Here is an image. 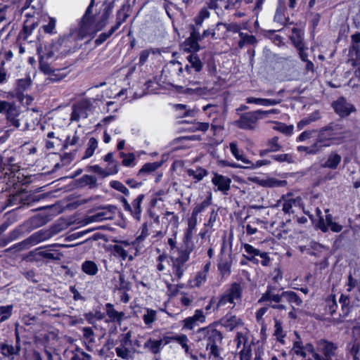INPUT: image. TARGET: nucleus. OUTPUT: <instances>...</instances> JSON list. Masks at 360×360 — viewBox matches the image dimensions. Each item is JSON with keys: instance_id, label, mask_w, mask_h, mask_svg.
Masks as SVG:
<instances>
[{"instance_id": "nucleus-21", "label": "nucleus", "mask_w": 360, "mask_h": 360, "mask_svg": "<svg viewBox=\"0 0 360 360\" xmlns=\"http://www.w3.org/2000/svg\"><path fill=\"white\" fill-rule=\"evenodd\" d=\"M50 221L49 216L44 214H37L23 224V226L27 227L29 231L45 225Z\"/></svg>"}, {"instance_id": "nucleus-36", "label": "nucleus", "mask_w": 360, "mask_h": 360, "mask_svg": "<svg viewBox=\"0 0 360 360\" xmlns=\"http://www.w3.org/2000/svg\"><path fill=\"white\" fill-rule=\"evenodd\" d=\"M106 308V314L109 317L110 321L112 322H120L122 321L124 313L123 312H119L116 311L112 304L108 303L105 304Z\"/></svg>"}, {"instance_id": "nucleus-42", "label": "nucleus", "mask_w": 360, "mask_h": 360, "mask_svg": "<svg viewBox=\"0 0 360 360\" xmlns=\"http://www.w3.org/2000/svg\"><path fill=\"white\" fill-rule=\"evenodd\" d=\"M290 39L296 48H300L304 44L302 42L303 32L298 28H293L292 30Z\"/></svg>"}, {"instance_id": "nucleus-37", "label": "nucleus", "mask_w": 360, "mask_h": 360, "mask_svg": "<svg viewBox=\"0 0 360 360\" xmlns=\"http://www.w3.org/2000/svg\"><path fill=\"white\" fill-rule=\"evenodd\" d=\"M207 269H203L196 274L193 279L189 281V285L191 288L200 287L207 280Z\"/></svg>"}, {"instance_id": "nucleus-3", "label": "nucleus", "mask_w": 360, "mask_h": 360, "mask_svg": "<svg viewBox=\"0 0 360 360\" xmlns=\"http://www.w3.org/2000/svg\"><path fill=\"white\" fill-rule=\"evenodd\" d=\"M112 252L115 257H120L122 260L129 261L133 260L135 255L139 252V249L136 246V242H130L129 240L117 241L116 244L112 247Z\"/></svg>"}, {"instance_id": "nucleus-57", "label": "nucleus", "mask_w": 360, "mask_h": 360, "mask_svg": "<svg viewBox=\"0 0 360 360\" xmlns=\"http://www.w3.org/2000/svg\"><path fill=\"white\" fill-rule=\"evenodd\" d=\"M210 205L209 200H204L201 203H199L195 206L193 208L191 214L198 217V215L203 212Z\"/></svg>"}, {"instance_id": "nucleus-24", "label": "nucleus", "mask_w": 360, "mask_h": 360, "mask_svg": "<svg viewBox=\"0 0 360 360\" xmlns=\"http://www.w3.org/2000/svg\"><path fill=\"white\" fill-rule=\"evenodd\" d=\"M88 171L95 172L102 177L115 174L118 172V167L114 165L113 167H107L105 169L101 168L99 165H95L88 167Z\"/></svg>"}, {"instance_id": "nucleus-29", "label": "nucleus", "mask_w": 360, "mask_h": 360, "mask_svg": "<svg viewBox=\"0 0 360 360\" xmlns=\"http://www.w3.org/2000/svg\"><path fill=\"white\" fill-rule=\"evenodd\" d=\"M326 224H323V219L320 220L319 227L323 231H326L328 229H330L333 232H340L342 229V226L332 221L331 216L330 214L326 215Z\"/></svg>"}, {"instance_id": "nucleus-15", "label": "nucleus", "mask_w": 360, "mask_h": 360, "mask_svg": "<svg viewBox=\"0 0 360 360\" xmlns=\"http://www.w3.org/2000/svg\"><path fill=\"white\" fill-rule=\"evenodd\" d=\"M21 349L20 345V337L16 332V341L15 345H13L8 342L0 343V352L1 354L6 357L13 359L14 356L19 355Z\"/></svg>"}, {"instance_id": "nucleus-17", "label": "nucleus", "mask_w": 360, "mask_h": 360, "mask_svg": "<svg viewBox=\"0 0 360 360\" xmlns=\"http://www.w3.org/2000/svg\"><path fill=\"white\" fill-rule=\"evenodd\" d=\"M292 351L297 356L306 357L311 354L316 360H321V355L314 351V347L311 344L303 346L301 342L296 341L294 342Z\"/></svg>"}, {"instance_id": "nucleus-12", "label": "nucleus", "mask_w": 360, "mask_h": 360, "mask_svg": "<svg viewBox=\"0 0 360 360\" xmlns=\"http://www.w3.org/2000/svg\"><path fill=\"white\" fill-rule=\"evenodd\" d=\"M338 134L332 127H328L322 129L318 132L316 145L319 148L330 146L334 140L338 139Z\"/></svg>"}, {"instance_id": "nucleus-50", "label": "nucleus", "mask_w": 360, "mask_h": 360, "mask_svg": "<svg viewBox=\"0 0 360 360\" xmlns=\"http://www.w3.org/2000/svg\"><path fill=\"white\" fill-rule=\"evenodd\" d=\"M67 39L65 37H60L53 44V49L56 51L63 53L66 51Z\"/></svg>"}, {"instance_id": "nucleus-31", "label": "nucleus", "mask_w": 360, "mask_h": 360, "mask_svg": "<svg viewBox=\"0 0 360 360\" xmlns=\"http://www.w3.org/2000/svg\"><path fill=\"white\" fill-rule=\"evenodd\" d=\"M186 174L197 183L202 180L203 178L207 175L208 172L205 169L198 167L195 169H186Z\"/></svg>"}, {"instance_id": "nucleus-38", "label": "nucleus", "mask_w": 360, "mask_h": 360, "mask_svg": "<svg viewBox=\"0 0 360 360\" xmlns=\"http://www.w3.org/2000/svg\"><path fill=\"white\" fill-rule=\"evenodd\" d=\"M156 311L149 308L145 309L144 313L143 314V320L148 328H152V325L156 321Z\"/></svg>"}, {"instance_id": "nucleus-26", "label": "nucleus", "mask_w": 360, "mask_h": 360, "mask_svg": "<svg viewBox=\"0 0 360 360\" xmlns=\"http://www.w3.org/2000/svg\"><path fill=\"white\" fill-rule=\"evenodd\" d=\"M243 248L245 250V255L244 256L245 258L253 262L254 264H258L259 259L256 258L257 256H259L262 252H260L258 249L254 248L252 245L245 243L243 245Z\"/></svg>"}, {"instance_id": "nucleus-27", "label": "nucleus", "mask_w": 360, "mask_h": 360, "mask_svg": "<svg viewBox=\"0 0 360 360\" xmlns=\"http://www.w3.org/2000/svg\"><path fill=\"white\" fill-rule=\"evenodd\" d=\"M0 113H5L8 119H13L18 115V110L13 103L0 101Z\"/></svg>"}, {"instance_id": "nucleus-6", "label": "nucleus", "mask_w": 360, "mask_h": 360, "mask_svg": "<svg viewBox=\"0 0 360 360\" xmlns=\"http://www.w3.org/2000/svg\"><path fill=\"white\" fill-rule=\"evenodd\" d=\"M188 64L186 65L184 70L180 67L179 68V74H184L185 82L191 83V75L199 72L202 68V63L197 55L191 54L187 57Z\"/></svg>"}, {"instance_id": "nucleus-34", "label": "nucleus", "mask_w": 360, "mask_h": 360, "mask_svg": "<svg viewBox=\"0 0 360 360\" xmlns=\"http://www.w3.org/2000/svg\"><path fill=\"white\" fill-rule=\"evenodd\" d=\"M125 19L126 16L122 20H117L116 25L112 27L111 29L108 32L101 33L96 39V44L101 45L105 40H107V39L109 38L120 27V25L125 20Z\"/></svg>"}, {"instance_id": "nucleus-35", "label": "nucleus", "mask_w": 360, "mask_h": 360, "mask_svg": "<svg viewBox=\"0 0 360 360\" xmlns=\"http://www.w3.org/2000/svg\"><path fill=\"white\" fill-rule=\"evenodd\" d=\"M283 300V293L281 295L273 293L271 290L269 288L268 290L262 295V297L259 300V302L269 301L278 303L280 302H282Z\"/></svg>"}, {"instance_id": "nucleus-51", "label": "nucleus", "mask_w": 360, "mask_h": 360, "mask_svg": "<svg viewBox=\"0 0 360 360\" xmlns=\"http://www.w3.org/2000/svg\"><path fill=\"white\" fill-rule=\"evenodd\" d=\"M275 331H274V336L276 337V340L279 341L281 343L284 344V338L285 336V334L284 333L281 324L278 321H276L275 323Z\"/></svg>"}, {"instance_id": "nucleus-64", "label": "nucleus", "mask_w": 360, "mask_h": 360, "mask_svg": "<svg viewBox=\"0 0 360 360\" xmlns=\"http://www.w3.org/2000/svg\"><path fill=\"white\" fill-rule=\"evenodd\" d=\"M268 179V187H283L287 184V181L285 180H278L276 178H267Z\"/></svg>"}, {"instance_id": "nucleus-19", "label": "nucleus", "mask_w": 360, "mask_h": 360, "mask_svg": "<svg viewBox=\"0 0 360 360\" xmlns=\"http://www.w3.org/2000/svg\"><path fill=\"white\" fill-rule=\"evenodd\" d=\"M219 323L227 330L243 328L244 323L240 317L232 314H226L219 321Z\"/></svg>"}, {"instance_id": "nucleus-4", "label": "nucleus", "mask_w": 360, "mask_h": 360, "mask_svg": "<svg viewBox=\"0 0 360 360\" xmlns=\"http://www.w3.org/2000/svg\"><path fill=\"white\" fill-rule=\"evenodd\" d=\"M242 290L238 283H233L219 298L217 307H226L233 309L240 301Z\"/></svg>"}, {"instance_id": "nucleus-55", "label": "nucleus", "mask_w": 360, "mask_h": 360, "mask_svg": "<svg viewBox=\"0 0 360 360\" xmlns=\"http://www.w3.org/2000/svg\"><path fill=\"white\" fill-rule=\"evenodd\" d=\"M110 186L112 188L121 192L122 193H123L126 195H128L129 194V191L128 188L120 181H111L110 183Z\"/></svg>"}, {"instance_id": "nucleus-53", "label": "nucleus", "mask_w": 360, "mask_h": 360, "mask_svg": "<svg viewBox=\"0 0 360 360\" xmlns=\"http://www.w3.org/2000/svg\"><path fill=\"white\" fill-rule=\"evenodd\" d=\"M122 158V165L125 167H131L134 165L135 156L133 153H120Z\"/></svg>"}, {"instance_id": "nucleus-25", "label": "nucleus", "mask_w": 360, "mask_h": 360, "mask_svg": "<svg viewBox=\"0 0 360 360\" xmlns=\"http://www.w3.org/2000/svg\"><path fill=\"white\" fill-rule=\"evenodd\" d=\"M342 160V157L336 153H331L328 155L326 160L321 164V167L330 169H336Z\"/></svg>"}, {"instance_id": "nucleus-41", "label": "nucleus", "mask_w": 360, "mask_h": 360, "mask_svg": "<svg viewBox=\"0 0 360 360\" xmlns=\"http://www.w3.org/2000/svg\"><path fill=\"white\" fill-rule=\"evenodd\" d=\"M230 150L232 153V155L234 156V158L238 160L242 161L245 164H250V161L248 160L243 154L242 152H240L238 150V146L236 142H231L229 144Z\"/></svg>"}, {"instance_id": "nucleus-63", "label": "nucleus", "mask_w": 360, "mask_h": 360, "mask_svg": "<svg viewBox=\"0 0 360 360\" xmlns=\"http://www.w3.org/2000/svg\"><path fill=\"white\" fill-rule=\"evenodd\" d=\"M219 30H218L217 29V26L215 27H213V28H209L206 30H204L203 32V34H202V37H211L212 39H217V38H219L221 37V35L217 32H219Z\"/></svg>"}, {"instance_id": "nucleus-13", "label": "nucleus", "mask_w": 360, "mask_h": 360, "mask_svg": "<svg viewBox=\"0 0 360 360\" xmlns=\"http://www.w3.org/2000/svg\"><path fill=\"white\" fill-rule=\"evenodd\" d=\"M91 110V101L87 99L82 100L73 105L71 120L77 121L86 118Z\"/></svg>"}, {"instance_id": "nucleus-48", "label": "nucleus", "mask_w": 360, "mask_h": 360, "mask_svg": "<svg viewBox=\"0 0 360 360\" xmlns=\"http://www.w3.org/2000/svg\"><path fill=\"white\" fill-rule=\"evenodd\" d=\"M96 184V179L94 176L84 175L79 180V185L80 186H89L90 188L94 187Z\"/></svg>"}, {"instance_id": "nucleus-46", "label": "nucleus", "mask_w": 360, "mask_h": 360, "mask_svg": "<svg viewBox=\"0 0 360 360\" xmlns=\"http://www.w3.org/2000/svg\"><path fill=\"white\" fill-rule=\"evenodd\" d=\"M13 306L12 304L0 307V323L8 320L12 315Z\"/></svg>"}, {"instance_id": "nucleus-43", "label": "nucleus", "mask_w": 360, "mask_h": 360, "mask_svg": "<svg viewBox=\"0 0 360 360\" xmlns=\"http://www.w3.org/2000/svg\"><path fill=\"white\" fill-rule=\"evenodd\" d=\"M82 271L89 276H94L98 271L97 264L93 261H85L82 265Z\"/></svg>"}, {"instance_id": "nucleus-44", "label": "nucleus", "mask_w": 360, "mask_h": 360, "mask_svg": "<svg viewBox=\"0 0 360 360\" xmlns=\"http://www.w3.org/2000/svg\"><path fill=\"white\" fill-rule=\"evenodd\" d=\"M162 342V340H155L149 339L147 342H146L144 346L153 354H158L161 350Z\"/></svg>"}, {"instance_id": "nucleus-62", "label": "nucleus", "mask_w": 360, "mask_h": 360, "mask_svg": "<svg viewBox=\"0 0 360 360\" xmlns=\"http://www.w3.org/2000/svg\"><path fill=\"white\" fill-rule=\"evenodd\" d=\"M191 318L198 323H204L206 320L205 315L201 309H196Z\"/></svg>"}, {"instance_id": "nucleus-18", "label": "nucleus", "mask_w": 360, "mask_h": 360, "mask_svg": "<svg viewBox=\"0 0 360 360\" xmlns=\"http://www.w3.org/2000/svg\"><path fill=\"white\" fill-rule=\"evenodd\" d=\"M189 84L191 85V86L184 89V92L192 96L193 98H197L199 97L207 98L212 94V90L208 89L205 86H198V83L197 82H191V83Z\"/></svg>"}, {"instance_id": "nucleus-52", "label": "nucleus", "mask_w": 360, "mask_h": 360, "mask_svg": "<svg viewBox=\"0 0 360 360\" xmlns=\"http://www.w3.org/2000/svg\"><path fill=\"white\" fill-rule=\"evenodd\" d=\"M274 129L286 135H291L292 134L294 127L292 125H287L284 123L277 122Z\"/></svg>"}, {"instance_id": "nucleus-58", "label": "nucleus", "mask_w": 360, "mask_h": 360, "mask_svg": "<svg viewBox=\"0 0 360 360\" xmlns=\"http://www.w3.org/2000/svg\"><path fill=\"white\" fill-rule=\"evenodd\" d=\"M272 159L280 162H287L288 163H291L294 162L292 156L290 154L274 155L272 156Z\"/></svg>"}, {"instance_id": "nucleus-59", "label": "nucleus", "mask_w": 360, "mask_h": 360, "mask_svg": "<svg viewBox=\"0 0 360 360\" xmlns=\"http://www.w3.org/2000/svg\"><path fill=\"white\" fill-rule=\"evenodd\" d=\"M318 136V131L316 130H308L304 131L300 134L298 137L299 141H304L310 138L315 137Z\"/></svg>"}, {"instance_id": "nucleus-5", "label": "nucleus", "mask_w": 360, "mask_h": 360, "mask_svg": "<svg viewBox=\"0 0 360 360\" xmlns=\"http://www.w3.org/2000/svg\"><path fill=\"white\" fill-rule=\"evenodd\" d=\"M253 0H228L227 2L225 0H209L207 2L210 9H214L216 13L219 15L221 12L224 9H238L243 7L244 5L252 3ZM262 3V0H258L257 4Z\"/></svg>"}, {"instance_id": "nucleus-1", "label": "nucleus", "mask_w": 360, "mask_h": 360, "mask_svg": "<svg viewBox=\"0 0 360 360\" xmlns=\"http://www.w3.org/2000/svg\"><path fill=\"white\" fill-rule=\"evenodd\" d=\"M94 4V0H91L90 4L82 18L79 28L81 38L87 35H94L101 30L108 23L109 17L112 12V7L110 5H106L101 15L94 16L91 15Z\"/></svg>"}, {"instance_id": "nucleus-8", "label": "nucleus", "mask_w": 360, "mask_h": 360, "mask_svg": "<svg viewBox=\"0 0 360 360\" xmlns=\"http://www.w3.org/2000/svg\"><path fill=\"white\" fill-rule=\"evenodd\" d=\"M317 350L323 354L321 360H342L338 356V347L333 342L320 340L317 343Z\"/></svg>"}, {"instance_id": "nucleus-32", "label": "nucleus", "mask_w": 360, "mask_h": 360, "mask_svg": "<svg viewBox=\"0 0 360 360\" xmlns=\"http://www.w3.org/2000/svg\"><path fill=\"white\" fill-rule=\"evenodd\" d=\"M217 29L218 30H226L233 32L234 33L239 32L241 30H246L247 29V23H242V24H238V23H230V24H226V23H217Z\"/></svg>"}, {"instance_id": "nucleus-16", "label": "nucleus", "mask_w": 360, "mask_h": 360, "mask_svg": "<svg viewBox=\"0 0 360 360\" xmlns=\"http://www.w3.org/2000/svg\"><path fill=\"white\" fill-rule=\"evenodd\" d=\"M212 178V184L217 187V190L224 194H227L230 190L231 179L226 176L214 172Z\"/></svg>"}, {"instance_id": "nucleus-33", "label": "nucleus", "mask_w": 360, "mask_h": 360, "mask_svg": "<svg viewBox=\"0 0 360 360\" xmlns=\"http://www.w3.org/2000/svg\"><path fill=\"white\" fill-rule=\"evenodd\" d=\"M246 102L262 106H272L280 103L281 100L249 97L246 99Z\"/></svg>"}, {"instance_id": "nucleus-54", "label": "nucleus", "mask_w": 360, "mask_h": 360, "mask_svg": "<svg viewBox=\"0 0 360 360\" xmlns=\"http://www.w3.org/2000/svg\"><path fill=\"white\" fill-rule=\"evenodd\" d=\"M239 36L240 40L239 41V46L242 47L245 44H254L256 41L255 37L252 35H250L246 33L240 32Z\"/></svg>"}, {"instance_id": "nucleus-56", "label": "nucleus", "mask_w": 360, "mask_h": 360, "mask_svg": "<svg viewBox=\"0 0 360 360\" xmlns=\"http://www.w3.org/2000/svg\"><path fill=\"white\" fill-rule=\"evenodd\" d=\"M183 242L186 248L184 250L179 252V253H188V256L190 257L191 252L195 248V244L193 241V238H188L184 237Z\"/></svg>"}, {"instance_id": "nucleus-60", "label": "nucleus", "mask_w": 360, "mask_h": 360, "mask_svg": "<svg viewBox=\"0 0 360 360\" xmlns=\"http://www.w3.org/2000/svg\"><path fill=\"white\" fill-rule=\"evenodd\" d=\"M183 330H193L198 323L191 318V316H188L182 321Z\"/></svg>"}, {"instance_id": "nucleus-2", "label": "nucleus", "mask_w": 360, "mask_h": 360, "mask_svg": "<svg viewBox=\"0 0 360 360\" xmlns=\"http://www.w3.org/2000/svg\"><path fill=\"white\" fill-rule=\"evenodd\" d=\"M216 324L217 323H216L212 325H210L207 327L201 328L198 330V333L204 338L207 339V343L206 349L210 350V355L218 357L220 354L219 344L221 342L222 335L219 331L214 328V325Z\"/></svg>"}, {"instance_id": "nucleus-30", "label": "nucleus", "mask_w": 360, "mask_h": 360, "mask_svg": "<svg viewBox=\"0 0 360 360\" xmlns=\"http://www.w3.org/2000/svg\"><path fill=\"white\" fill-rule=\"evenodd\" d=\"M144 199V195L140 194L136 198H135L131 203V210L130 213L133 217L137 220H140L141 215V205Z\"/></svg>"}, {"instance_id": "nucleus-20", "label": "nucleus", "mask_w": 360, "mask_h": 360, "mask_svg": "<svg viewBox=\"0 0 360 360\" xmlns=\"http://www.w3.org/2000/svg\"><path fill=\"white\" fill-rule=\"evenodd\" d=\"M333 107L337 114L341 117L348 116L355 110L354 105L347 103L344 98H340L333 103Z\"/></svg>"}, {"instance_id": "nucleus-10", "label": "nucleus", "mask_w": 360, "mask_h": 360, "mask_svg": "<svg viewBox=\"0 0 360 360\" xmlns=\"http://www.w3.org/2000/svg\"><path fill=\"white\" fill-rule=\"evenodd\" d=\"M117 356L123 359H129L133 357L135 349L129 333L124 335L120 340V345L115 348Z\"/></svg>"}, {"instance_id": "nucleus-9", "label": "nucleus", "mask_w": 360, "mask_h": 360, "mask_svg": "<svg viewBox=\"0 0 360 360\" xmlns=\"http://www.w3.org/2000/svg\"><path fill=\"white\" fill-rule=\"evenodd\" d=\"M60 229L56 226L51 227L47 229H41L32 233L27 238V242L30 243L31 246L36 245L41 242L47 240L60 231Z\"/></svg>"}, {"instance_id": "nucleus-28", "label": "nucleus", "mask_w": 360, "mask_h": 360, "mask_svg": "<svg viewBox=\"0 0 360 360\" xmlns=\"http://www.w3.org/2000/svg\"><path fill=\"white\" fill-rule=\"evenodd\" d=\"M112 216H113V214L110 210H108L107 208H103V209L99 210L98 212H97L96 213L91 215L89 217V222L102 221L104 220H108V219H112Z\"/></svg>"}, {"instance_id": "nucleus-47", "label": "nucleus", "mask_w": 360, "mask_h": 360, "mask_svg": "<svg viewBox=\"0 0 360 360\" xmlns=\"http://www.w3.org/2000/svg\"><path fill=\"white\" fill-rule=\"evenodd\" d=\"M210 15V13L207 8H202L198 13V14L195 17L194 21L197 26H201L202 25L203 21L205 19H207Z\"/></svg>"}, {"instance_id": "nucleus-39", "label": "nucleus", "mask_w": 360, "mask_h": 360, "mask_svg": "<svg viewBox=\"0 0 360 360\" xmlns=\"http://www.w3.org/2000/svg\"><path fill=\"white\" fill-rule=\"evenodd\" d=\"M22 227H24L23 224L13 230L6 238H4L1 240V243L0 245L5 246L8 243L17 240L20 236L22 235Z\"/></svg>"}, {"instance_id": "nucleus-61", "label": "nucleus", "mask_w": 360, "mask_h": 360, "mask_svg": "<svg viewBox=\"0 0 360 360\" xmlns=\"http://www.w3.org/2000/svg\"><path fill=\"white\" fill-rule=\"evenodd\" d=\"M31 245H30V243L27 242V238H26L23 241L16 243L14 245H13L12 247L6 249V252H8L12 250H15V251H21L24 249L28 248Z\"/></svg>"}, {"instance_id": "nucleus-49", "label": "nucleus", "mask_w": 360, "mask_h": 360, "mask_svg": "<svg viewBox=\"0 0 360 360\" xmlns=\"http://www.w3.org/2000/svg\"><path fill=\"white\" fill-rule=\"evenodd\" d=\"M97 147H98L97 140L95 138H93V137L91 138L89 140L88 147L86 150L85 155L84 156V158H89L91 157L94 155L95 150L97 148Z\"/></svg>"}, {"instance_id": "nucleus-22", "label": "nucleus", "mask_w": 360, "mask_h": 360, "mask_svg": "<svg viewBox=\"0 0 360 360\" xmlns=\"http://www.w3.org/2000/svg\"><path fill=\"white\" fill-rule=\"evenodd\" d=\"M200 39L199 32L193 31L191 36L184 41L183 49L188 52H195L199 49L198 41Z\"/></svg>"}, {"instance_id": "nucleus-7", "label": "nucleus", "mask_w": 360, "mask_h": 360, "mask_svg": "<svg viewBox=\"0 0 360 360\" xmlns=\"http://www.w3.org/2000/svg\"><path fill=\"white\" fill-rule=\"evenodd\" d=\"M189 259L188 253H179L176 258H172L171 277L173 282L179 281L186 269V263Z\"/></svg>"}, {"instance_id": "nucleus-23", "label": "nucleus", "mask_w": 360, "mask_h": 360, "mask_svg": "<svg viewBox=\"0 0 360 360\" xmlns=\"http://www.w3.org/2000/svg\"><path fill=\"white\" fill-rule=\"evenodd\" d=\"M347 290L349 292V297H354L356 300H360V281L354 279L352 276L348 278V283L347 285Z\"/></svg>"}, {"instance_id": "nucleus-14", "label": "nucleus", "mask_w": 360, "mask_h": 360, "mask_svg": "<svg viewBox=\"0 0 360 360\" xmlns=\"http://www.w3.org/2000/svg\"><path fill=\"white\" fill-rule=\"evenodd\" d=\"M262 119V116H258L256 110L241 115L237 121L238 127L243 129H252L256 126L257 121Z\"/></svg>"}, {"instance_id": "nucleus-40", "label": "nucleus", "mask_w": 360, "mask_h": 360, "mask_svg": "<svg viewBox=\"0 0 360 360\" xmlns=\"http://www.w3.org/2000/svg\"><path fill=\"white\" fill-rule=\"evenodd\" d=\"M283 300L288 302L294 308L295 306H300L302 303V300L297 295L292 291L283 292Z\"/></svg>"}, {"instance_id": "nucleus-45", "label": "nucleus", "mask_w": 360, "mask_h": 360, "mask_svg": "<svg viewBox=\"0 0 360 360\" xmlns=\"http://www.w3.org/2000/svg\"><path fill=\"white\" fill-rule=\"evenodd\" d=\"M162 162H148L145 164L139 170V174H150L162 166Z\"/></svg>"}, {"instance_id": "nucleus-11", "label": "nucleus", "mask_w": 360, "mask_h": 360, "mask_svg": "<svg viewBox=\"0 0 360 360\" xmlns=\"http://www.w3.org/2000/svg\"><path fill=\"white\" fill-rule=\"evenodd\" d=\"M302 205V198L294 197L291 193L283 195L278 201V206L281 207L285 214L294 212L293 208H301Z\"/></svg>"}]
</instances>
